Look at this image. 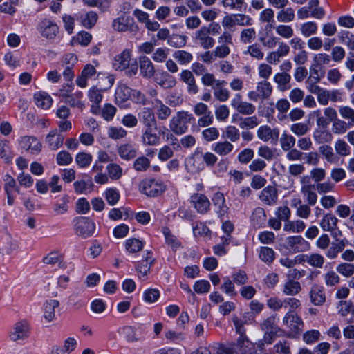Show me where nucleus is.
Returning a JSON list of instances; mask_svg holds the SVG:
<instances>
[{"instance_id":"8","label":"nucleus","mask_w":354,"mask_h":354,"mask_svg":"<svg viewBox=\"0 0 354 354\" xmlns=\"http://www.w3.org/2000/svg\"><path fill=\"white\" fill-rule=\"evenodd\" d=\"M338 218L331 213L325 214L320 221L321 228L325 232H330L333 239L341 238L342 232L337 226Z\"/></svg>"},{"instance_id":"45","label":"nucleus","mask_w":354,"mask_h":354,"mask_svg":"<svg viewBox=\"0 0 354 354\" xmlns=\"http://www.w3.org/2000/svg\"><path fill=\"white\" fill-rule=\"evenodd\" d=\"M279 143L281 149L286 151L295 147L296 139L292 135L284 132L281 136Z\"/></svg>"},{"instance_id":"6","label":"nucleus","mask_w":354,"mask_h":354,"mask_svg":"<svg viewBox=\"0 0 354 354\" xmlns=\"http://www.w3.org/2000/svg\"><path fill=\"white\" fill-rule=\"evenodd\" d=\"M113 28L118 32H127L136 35L138 30V26L136 24L133 17L122 15L115 19L112 22Z\"/></svg>"},{"instance_id":"31","label":"nucleus","mask_w":354,"mask_h":354,"mask_svg":"<svg viewBox=\"0 0 354 354\" xmlns=\"http://www.w3.org/2000/svg\"><path fill=\"white\" fill-rule=\"evenodd\" d=\"M319 152L328 163L337 164L339 160V158L336 153L334 152L330 145H322L319 146Z\"/></svg>"},{"instance_id":"20","label":"nucleus","mask_w":354,"mask_h":354,"mask_svg":"<svg viewBox=\"0 0 354 354\" xmlns=\"http://www.w3.org/2000/svg\"><path fill=\"white\" fill-rule=\"evenodd\" d=\"M4 191L7 196V203L9 206H12L15 203L16 196L15 194V189L17 186L16 180L10 175L5 176Z\"/></svg>"},{"instance_id":"26","label":"nucleus","mask_w":354,"mask_h":354,"mask_svg":"<svg viewBox=\"0 0 354 354\" xmlns=\"http://www.w3.org/2000/svg\"><path fill=\"white\" fill-rule=\"evenodd\" d=\"M59 305V302L55 299H50L46 301L43 307L44 310V318L49 323L55 320V308Z\"/></svg>"},{"instance_id":"23","label":"nucleus","mask_w":354,"mask_h":354,"mask_svg":"<svg viewBox=\"0 0 354 354\" xmlns=\"http://www.w3.org/2000/svg\"><path fill=\"white\" fill-rule=\"evenodd\" d=\"M154 127H145L142 136V142L145 145L156 146L160 143V136L156 133Z\"/></svg>"},{"instance_id":"5","label":"nucleus","mask_w":354,"mask_h":354,"mask_svg":"<svg viewBox=\"0 0 354 354\" xmlns=\"http://www.w3.org/2000/svg\"><path fill=\"white\" fill-rule=\"evenodd\" d=\"M273 87L267 80H261L257 84L256 90L250 91L248 93L249 100L253 102L268 100L272 95Z\"/></svg>"},{"instance_id":"10","label":"nucleus","mask_w":354,"mask_h":354,"mask_svg":"<svg viewBox=\"0 0 354 354\" xmlns=\"http://www.w3.org/2000/svg\"><path fill=\"white\" fill-rule=\"evenodd\" d=\"M283 323L290 332L297 334L303 330L304 322L300 317L292 312L288 311L283 318Z\"/></svg>"},{"instance_id":"18","label":"nucleus","mask_w":354,"mask_h":354,"mask_svg":"<svg viewBox=\"0 0 354 354\" xmlns=\"http://www.w3.org/2000/svg\"><path fill=\"white\" fill-rule=\"evenodd\" d=\"M19 249L18 242L10 234L3 238L0 245V253L3 256H10Z\"/></svg>"},{"instance_id":"63","label":"nucleus","mask_w":354,"mask_h":354,"mask_svg":"<svg viewBox=\"0 0 354 354\" xmlns=\"http://www.w3.org/2000/svg\"><path fill=\"white\" fill-rule=\"evenodd\" d=\"M106 170L109 177L113 180L120 179L122 175V169L119 165L115 163L109 164L106 167Z\"/></svg>"},{"instance_id":"3","label":"nucleus","mask_w":354,"mask_h":354,"mask_svg":"<svg viewBox=\"0 0 354 354\" xmlns=\"http://www.w3.org/2000/svg\"><path fill=\"white\" fill-rule=\"evenodd\" d=\"M166 189V185L160 180L145 179L139 185L141 193L149 197H156L162 194Z\"/></svg>"},{"instance_id":"39","label":"nucleus","mask_w":354,"mask_h":354,"mask_svg":"<svg viewBox=\"0 0 354 354\" xmlns=\"http://www.w3.org/2000/svg\"><path fill=\"white\" fill-rule=\"evenodd\" d=\"M69 196L64 194L53 205V212L56 215H63L68 211Z\"/></svg>"},{"instance_id":"27","label":"nucleus","mask_w":354,"mask_h":354,"mask_svg":"<svg viewBox=\"0 0 354 354\" xmlns=\"http://www.w3.org/2000/svg\"><path fill=\"white\" fill-rule=\"evenodd\" d=\"M336 242H333L330 248L326 251V256L330 259H335L338 254L345 248L348 241L346 239H334Z\"/></svg>"},{"instance_id":"49","label":"nucleus","mask_w":354,"mask_h":354,"mask_svg":"<svg viewBox=\"0 0 354 354\" xmlns=\"http://www.w3.org/2000/svg\"><path fill=\"white\" fill-rule=\"evenodd\" d=\"M318 30V26L314 21L305 22L300 26L301 34L304 37H309L317 33Z\"/></svg>"},{"instance_id":"7","label":"nucleus","mask_w":354,"mask_h":354,"mask_svg":"<svg viewBox=\"0 0 354 354\" xmlns=\"http://www.w3.org/2000/svg\"><path fill=\"white\" fill-rule=\"evenodd\" d=\"M95 230V223L88 217H80L75 221V232L78 236L88 238L94 234Z\"/></svg>"},{"instance_id":"11","label":"nucleus","mask_w":354,"mask_h":354,"mask_svg":"<svg viewBox=\"0 0 354 354\" xmlns=\"http://www.w3.org/2000/svg\"><path fill=\"white\" fill-rule=\"evenodd\" d=\"M231 106L239 113L245 115L253 114L256 111V107L250 102L243 101L242 96L240 94H236L231 100Z\"/></svg>"},{"instance_id":"33","label":"nucleus","mask_w":354,"mask_h":354,"mask_svg":"<svg viewBox=\"0 0 354 354\" xmlns=\"http://www.w3.org/2000/svg\"><path fill=\"white\" fill-rule=\"evenodd\" d=\"M233 149L234 145L228 140L217 142L212 147V150L220 156L229 155Z\"/></svg>"},{"instance_id":"13","label":"nucleus","mask_w":354,"mask_h":354,"mask_svg":"<svg viewBox=\"0 0 354 354\" xmlns=\"http://www.w3.org/2000/svg\"><path fill=\"white\" fill-rule=\"evenodd\" d=\"M190 202L199 214H206L210 209V202L203 194L196 193L191 196Z\"/></svg>"},{"instance_id":"17","label":"nucleus","mask_w":354,"mask_h":354,"mask_svg":"<svg viewBox=\"0 0 354 354\" xmlns=\"http://www.w3.org/2000/svg\"><path fill=\"white\" fill-rule=\"evenodd\" d=\"M310 301L315 306H322L326 300L324 288L318 284H313L309 292Z\"/></svg>"},{"instance_id":"47","label":"nucleus","mask_w":354,"mask_h":354,"mask_svg":"<svg viewBox=\"0 0 354 354\" xmlns=\"http://www.w3.org/2000/svg\"><path fill=\"white\" fill-rule=\"evenodd\" d=\"M301 192L309 205H314L317 203V195L315 192V185L301 187Z\"/></svg>"},{"instance_id":"22","label":"nucleus","mask_w":354,"mask_h":354,"mask_svg":"<svg viewBox=\"0 0 354 354\" xmlns=\"http://www.w3.org/2000/svg\"><path fill=\"white\" fill-rule=\"evenodd\" d=\"M138 118L144 127H154L157 129V122L153 111L150 108H143L138 113Z\"/></svg>"},{"instance_id":"30","label":"nucleus","mask_w":354,"mask_h":354,"mask_svg":"<svg viewBox=\"0 0 354 354\" xmlns=\"http://www.w3.org/2000/svg\"><path fill=\"white\" fill-rule=\"evenodd\" d=\"M34 100L36 105L43 109H48L53 103L51 96L44 91H39L34 95Z\"/></svg>"},{"instance_id":"40","label":"nucleus","mask_w":354,"mask_h":354,"mask_svg":"<svg viewBox=\"0 0 354 354\" xmlns=\"http://www.w3.org/2000/svg\"><path fill=\"white\" fill-rule=\"evenodd\" d=\"M131 90L126 84H120L115 91V97L118 102L123 103L127 101L131 95Z\"/></svg>"},{"instance_id":"16","label":"nucleus","mask_w":354,"mask_h":354,"mask_svg":"<svg viewBox=\"0 0 354 354\" xmlns=\"http://www.w3.org/2000/svg\"><path fill=\"white\" fill-rule=\"evenodd\" d=\"M259 198L265 205H274L278 200V191L275 187L268 185L261 190Z\"/></svg>"},{"instance_id":"12","label":"nucleus","mask_w":354,"mask_h":354,"mask_svg":"<svg viewBox=\"0 0 354 354\" xmlns=\"http://www.w3.org/2000/svg\"><path fill=\"white\" fill-rule=\"evenodd\" d=\"M210 28L207 26H202L195 32V39L199 42L200 46L207 50L214 47V39L209 36Z\"/></svg>"},{"instance_id":"56","label":"nucleus","mask_w":354,"mask_h":354,"mask_svg":"<svg viewBox=\"0 0 354 354\" xmlns=\"http://www.w3.org/2000/svg\"><path fill=\"white\" fill-rule=\"evenodd\" d=\"M259 124L257 116H250L247 118H240L239 126L243 129H254Z\"/></svg>"},{"instance_id":"15","label":"nucleus","mask_w":354,"mask_h":354,"mask_svg":"<svg viewBox=\"0 0 354 354\" xmlns=\"http://www.w3.org/2000/svg\"><path fill=\"white\" fill-rule=\"evenodd\" d=\"M38 29L41 35L46 39H54L59 30L57 24L47 19H43L39 24Z\"/></svg>"},{"instance_id":"4","label":"nucleus","mask_w":354,"mask_h":354,"mask_svg":"<svg viewBox=\"0 0 354 354\" xmlns=\"http://www.w3.org/2000/svg\"><path fill=\"white\" fill-rule=\"evenodd\" d=\"M30 325L26 319L17 321L12 326L8 337L12 342L24 341L30 336Z\"/></svg>"},{"instance_id":"55","label":"nucleus","mask_w":354,"mask_h":354,"mask_svg":"<svg viewBox=\"0 0 354 354\" xmlns=\"http://www.w3.org/2000/svg\"><path fill=\"white\" fill-rule=\"evenodd\" d=\"M187 37L179 34H173L170 35L167 40L169 46L174 48H181L186 45Z\"/></svg>"},{"instance_id":"19","label":"nucleus","mask_w":354,"mask_h":354,"mask_svg":"<svg viewBox=\"0 0 354 354\" xmlns=\"http://www.w3.org/2000/svg\"><path fill=\"white\" fill-rule=\"evenodd\" d=\"M20 145L23 149L33 154L39 153L41 149V142L34 136L22 137L20 140Z\"/></svg>"},{"instance_id":"44","label":"nucleus","mask_w":354,"mask_h":354,"mask_svg":"<svg viewBox=\"0 0 354 354\" xmlns=\"http://www.w3.org/2000/svg\"><path fill=\"white\" fill-rule=\"evenodd\" d=\"M243 55H249L254 59L261 61L264 57V53L261 47L258 44H253L248 46L247 49L243 52Z\"/></svg>"},{"instance_id":"9","label":"nucleus","mask_w":354,"mask_h":354,"mask_svg":"<svg viewBox=\"0 0 354 354\" xmlns=\"http://www.w3.org/2000/svg\"><path fill=\"white\" fill-rule=\"evenodd\" d=\"M285 243L286 248L292 253L306 252L310 248V244L301 236H288Z\"/></svg>"},{"instance_id":"61","label":"nucleus","mask_w":354,"mask_h":354,"mask_svg":"<svg viewBox=\"0 0 354 354\" xmlns=\"http://www.w3.org/2000/svg\"><path fill=\"white\" fill-rule=\"evenodd\" d=\"M308 264L313 268H322L325 259L324 257L319 253H310L308 257Z\"/></svg>"},{"instance_id":"57","label":"nucleus","mask_w":354,"mask_h":354,"mask_svg":"<svg viewBox=\"0 0 354 354\" xmlns=\"http://www.w3.org/2000/svg\"><path fill=\"white\" fill-rule=\"evenodd\" d=\"M143 243L137 239H129L125 242L126 250L130 253H136L142 250Z\"/></svg>"},{"instance_id":"54","label":"nucleus","mask_w":354,"mask_h":354,"mask_svg":"<svg viewBox=\"0 0 354 354\" xmlns=\"http://www.w3.org/2000/svg\"><path fill=\"white\" fill-rule=\"evenodd\" d=\"M256 30L254 28L243 29L240 32V41L243 44H251L256 39Z\"/></svg>"},{"instance_id":"21","label":"nucleus","mask_w":354,"mask_h":354,"mask_svg":"<svg viewBox=\"0 0 354 354\" xmlns=\"http://www.w3.org/2000/svg\"><path fill=\"white\" fill-rule=\"evenodd\" d=\"M257 137L263 142H268L271 140H277L279 136L278 129H272L268 125L260 127L257 131Z\"/></svg>"},{"instance_id":"29","label":"nucleus","mask_w":354,"mask_h":354,"mask_svg":"<svg viewBox=\"0 0 354 354\" xmlns=\"http://www.w3.org/2000/svg\"><path fill=\"white\" fill-rule=\"evenodd\" d=\"M118 153L122 159L130 160L136 156L137 150L133 145L124 143L118 147Z\"/></svg>"},{"instance_id":"34","label":"nucleus","mask_w":354,"mask_h":354,"mask_svg":"<svg viewBox=\"0 0 354 354\" xmlns=\"http://www.w3.org/2000/svg\"><path fill=\"white\" fill-rule=\"evenodd\" d=\"M153 106L156 111L158 118L160 120H166L171 113V109L158 99L154 100Z\"/></svg>"},{"instance_id":"36","label":"nucleus","mask_w":354,"mask_h":354,"mask_svg":"<svg viewBox=\"0 0 354 354\" xmlns=\"http://www.w3.org/2000/svg\"><path fill=\"white\" fill-rule=\"evenodd\" d=\"M291 76L287 73H277L274 76V81L277 84V88L281 91H285L290 88V82Z\"/></svg>"},{"instance_id":"1","label":"nucleus","mask_w":354,"mask_h":354,"mask_svg":"<svg viewBox=\"0 0 354 354\" xmlns=\"http://www.w3.org/2000/svg\"><path fill=\"white\" fill-rule=\"evenodd\" d=\"M195 121L194 116L186 111H178L169 122L170 130L176 135L185 133L189 124Z\"/></svg>"},{"instance_id":"41","label":"nucleus","mask_w":354,"mask_h":354,"mask_svg":"<svg viewBox=\"0 0 354 354\" xmlns=\"http://www.w3.org/2000/svg\"><path fill=\"white\" fill-rule=\"evenodd\" d=\"M279 9L280 10L277 13V19L279 23H290L295 19V14L293 8L289 7Z\"/></svg>"},{"instance_id":"43","label":"nucleus","mask_w":354,"mask_h":354,"mask_svg":"<svg viewBox=\"0 0 354 354\" xmlns=\"http://www.w3.org/2000/svg\"><path fill=\"white\" fill-rule=\"evenodd\" d=\"M236 346L241 354H254L253 344L248 339L247 337H239L237 339Z\"/></svg>"},{"instance_id":"59","label":"nucleus","mask_w":354,"mask_h":354,"mask_svg":"<svg viewBox=\"0 0 354 354\" xmlns=\"http://www.w3.org/2000/svg\"><path fill=\"white\" fill-rule=\"evenodd\" d=\"M109 138L113 140H119L125 138L127 131L122 127H110L107 132Z\"/></svg>"},{"instance_id":"24","label":"nucleus","mask_w":354,"mask_h":354,"mask_svg":"<svg viewBox=\"0 0 354 354\" xmlns=\"http://www.w3.org/2000/svg\"><path fill=\"white\" fill-rule=\"evenodd\" d=\"M64 136L58 133L57 129L51 130L46 137V142L51 150L60 148L64 142Z\"/></svg>"},{"instance_id":"46","label":"nucleus","mask_w":354,"mask_h":354,"mask_svg":"<svg viewBox=\"0 0 354 354\" xmlns=\"http://www.w3.org/2000/svg\"><path fill=\"white\" fill-rule=\"evenodd\" d=\"M290 129L296 136L302 137L310 131V125L306 122H297L292 124Z\"/></svg>"},{"instance_id":"58","label":"nucleus","mask_w":354,"mask_h":354,"mask_svg":"<svg viewBox=\"0 0 354 354\" xmlns=\"http://www.w3.org/2000/svg\"><path fill=\"white\" fill-rule=\"evenodd\" d=\"M335 150L336 151V154L341 156H347L351 153L350 146L342 139H339L335 142Z\"/></svg>"},{"instance_id":"42","label":"nucleus","mask_w":354,"mask_h":354,"mask_svg":"<svg viewBox=\"0 0 354 354\" xmlns=\"http://www.w3.org/2000/svg\"><path fill=\"white\" fill-rule=\"evenodd\" d=\"M305 223L301 220L288 221L283 225V230L291 233H299L304 230Z\"/></svg>"},{"instance_id":"62","label":"nucleus","mask_w":354,"mask_h":354,"mask_svg":"<svg viewBox=\"0 0 354 354\" xmlns=\"http://www.w3.org/2000/svg\"><path fill=\"white\" fill-rule=\"evenodd\" d=\"M104 197L110 205H114L118 202L120 195L116 188L112 187L105 191Z\"/></svg>"},{"instance_id":"14","label":"nucleus","mask_w":354,"mask_h":354,"mask_svg":"<svg viewBox=\"0 0 354 354\" xmlns=\"http://www.w3.org/2000/svg\"><path fill=\"white\" fill-rule=\"evenodd\" d=\"M180 80L187 85V91L191 95H196L199 87L192 71L183 70L180 74Z\"/></svg>"},{"instance_id":"28","label":"nucleus","mask_w":354,"mask_h":354,"mask_svg":"<svg viewBox=\"0 0 354 354\" xmlns=\"http://www.w3.org/2000/svg\"><path fill=\"white\" fill-rule=\"evenodd\" d=\"M214 205L218 208L217 214L218 216L223 219L227 214L228 207L225 203L224 195L221 192H216L212 198Z\"/></svg>"},{"instance_id":"25","label":"nucleus","mask_w":354,"mask_h":354,"mask_svg":"<svg viewBox=\"0 0 354 354\" xmlns=\"http://www.w3.org/2000/svg\"><path fill=\"white\" fill-rule=\"evenodd\" d=\"M140 70L142 75L146 78H151L154 75L155 68L152 62L147 56L139 58Z\"/></svg>"},{"instance_id":"51","label":"nucleus","mask_w":354,"mask_h":354,"mask_svg":"<svg viewBox=\"0 0 354 354\" xmlns=\"http://www.w3.org/2000/svg\"><path fill=\"white\" fill-rule=\"evenodd\" d=\"M331 62V57L326 53H318L313 55V63L317 67L324 69V67L329 65Z\"/></svg>"},{"instance_id":"64","label":"nucleus","mask_w":354,"mask_h":354,"mask_svg":"<svg viewBox=\"0 0 354 354\" xmlns=\"http://www.w3.org/2000/svg\"><path fill=\"white\" fill-rule=\"evenodd\" d=\"M341 117L348 120L350 125L354 126V109L348 106H343L339 109Z\"/></svg>"},{"instance_id":"37","label":"nucleus","mask_w":354,"mask_h":354,"mask_svg":"<svg viewBox=\"0 0 354 354\" xmlns=\"http://www.w3.org/2000/svg\"><path fill=\"white\" fill-rule=\"evenodd\" d=\"M88 99L93 105L91 106V110L93 113H97L99 109V104L102 100V95L101 90L97 88L96 86L91 87L88 92Z\"/></svg>"},{"instance_id":"38","label":"nucleus","mask_w":354,"mask_h":354,"mask_svg":"<svg viewBox=\"0 0 354 354\" xmlns=\"http://www.w3.org/2000/svg\"><path fill=\"white\" fill-rule=\"evenodd\" d=\"M301 290V286L299 281L292 279L287 280L283 288V292L288 296H295Z\"/></svg>"},{"instance_id":"32","label":"nucleus","mask_w":354,"mask_h":354,"mask_svg":"<svg viewBox=\"0 0 354 354\" xmlns=\"http://www.w3.org/2000/svg\"><path fill=\"white\" fill-rule=\"evenodd\" d=\"M225 84L224 80H217L216 84L213 86L214 96L219 102H226L230 97V92L227 88H223Z\"/></svg>"},{"instance_id":"50","label":"nucleus","mask_w":354,"mask_h":354,"mask_svg":"<svg viewBox=\"0 0 354 354\" xmlns=\"http://www.w3.org/2000/svg\"><path fill=\"white\" fill-rule=\"evenodd\" d=\"M240 131L235 126L229 125L225 127L223 137L232 142H237L240 139Z\"/></svg>"},{"instance_id":"52","label":"nucleus","mask_w":354,"mask_h":354,"mask_svg":"<svg viewBox=\"0 0 354 354\" xmlns=\"http://www.w3.org/2000/svg\"><path fill=\"white\" fill-rule=\"evenodd\" d=\"M174 58L181 65H187L193 59V55L189 52L179 50L173 54Z\"/></svg>"},{"instance_id":"60","label":"nucleus","mask_w":354,"mask_h":354,"mask_svg":"<svg viewBox=\"0 0 354 354\" xmlns=\"http://www.w3.org/2000/svg\"><path fill=\"white\" fill-rule=\"evenodd\" d=\"M169 54V49L167 47H160L156 49L152 55V59L158 63L165 62Z\"/></svg>"},{"instance_id":"53","label":"nucleus","mask_w":354,"mask_h":354,"mask_svg":"<svg viewBox=\"0 0 354 354\" xmlns=\"http://www.w3.org/2000/svg\"><path fill=\"white\" fill-rule=\"evenodd\" d=\"M259 257L264 263L270 264L275 259V252L268 247H261L259 250Z\"/></svg>"},{"instance_id":"35","label":"nucleus","mask_w":354,"mask_h":354,"mask_svg":"<svg viewBox=\"0 0 354 354\" xmlns=\"http://www.w3.org/2000/svg\"><path fill=\"white\" fill-rule=\"evenodd\" d=\"M81 24L86 28H92L98 20V15L95 11L90 10L79 17Z\"/></svg>"},{"instance_id":"2","label":"nucleus","mask_w":354,"mask_h":354,"mask_svg":"<svg viewBox=\"0 0 354 354\" xmlns=\"http://www.w3.org/2000/svg\"><path fill=\"white\" fill-rule=\"evenodd\" d=\"M113 64L116 70H127V74L129 76L136 75L138 71L137 62L131 59V53L128 49L124 50L116 55Z\"/></svg>"},{"instance_id":"48","label":"nucleus","mask_w":354,"mask_h":354,"mask_svg":"<svg viewBox=\"0 0 354 354\" xmlns=\"http://www.w3.org/2000/svg\"><path fill=\"white\" fill-rule=\"evenodd\" d=\"M313 138L318 144L328 143L332 141L333 135L328 131L316 129L313 133Z\"/></svg>"}]
</instances>
